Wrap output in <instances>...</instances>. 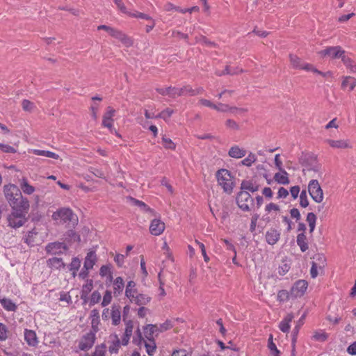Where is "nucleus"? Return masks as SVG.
<instances>
[{"instance_id":"obj_1","label":"nucleus","mask_w":356,"mask_h":356,"mask_svg":"<svg viewBox=\"0 0 356 356\" xmlns=\"http://www.w3.org/2000/svg\"><path fill=\"white\" fill-rule=\"evenodd\" d=\"M218 184L222 187L223 191L231 194L234 187V178L231 172L227 169L218 170L216 172Z\"/></svg>"},{"instance_id":"obj_2","label":"nucleus","mask_w":356,"mask_h":356,"mask_svg":"<svg viewBox=\"0 0 356 356\" xmlns=\"http://www.w3.org/2000/svg\"><path fill=\"white\" fill-rule=\"evenodd\" d=\"M52 219L58 223L68 224L74 226L78 221L76 214L69 208H61L54 212Z\"/></svg>"},{"instance_id":"obj_3","label":"nucleus","mask_w":356,"mask_h":356,"mask_svg":"<svg viewBox=\"0 0 356 356\" xmlns=\"http://www.w3.org/2000/svg\"><path fill=\"white\" fill-rule=\"evenodd\" d=\"M289 59L291 65L292 66V67L295 69H301L305 70L306 71H312L314 73H316L323 76H326L327 74H330V72H327L326 73L322 72L316 69L312 65L302 62V60L296 55L290 54Z\"/></svg>"},{"instance_id":"obj_4","label":"nucleus","mask_w":356,"mask_h":356,"mask_svg":"<svg viewBox=\"0 0 356 356\" xmlns=\"http://www.w3.org/2000/svg\"><path fill=\"white\" fill-rule=\"evenodd\" d=\"M236 200L238 207L244 211H250L254 206V200L248 191H240Z\"/></svg>"},{"instance_id":"obj_5","label":"nucleus","mask_w":356,"mask_h":356,"mask_svg":"<svg viewBox=\"0 0 356 356\" xmlns=\"http://www.w3.org/2000/svg\"><path fill=\"white\" fill-rule=\"evenodd\" d=\"M308 191L316 202L321 203L323 200V190L317 180L312 179L309 182Z\"/></svg>"},{"instance_id":"obj_6","label":"nucleus","mask_w":356,"mask_h":356,"mask_svg":"<svg viewBox=\"0 0 356 356\" xmlns=\"http://www.w3.org/2000/svg\"><path fill=\"white\" fill-rule=\"evenodd\" d=\"M95 339V334L92 332H89L83 334L79 340L76 341L79 349L83 351L88 350L93 346Z\"/></svg>"},{"instance_id":"obj_7","label":"nucleus","mask_w":356,"mask_h":356,"mask_svg":"<svg viewBox=\"0 0 356 356\" xmlns=\"http://www.w3.org/2000/svg\"><path fill=\"white\" fill-rule=\"evenodd\" d=\"M3 193L9 204L17 200V197L22 194L19 188L15 184H7L3 186Z\"/></svg>"},{"instance_id":"obj_8","label":"nucleus","mask_w":356,"mask_h":356,"mask_svg":"<svg viewBox=\"0 0 356 356\" xmlns=\"http://www.w3.org/2000/svg\"><path fill=\"white\" fill-rule=\"evenodd\" d=\"M26 213L13 211L8 217V225L13 228L22 226L26 221Z\"/></svg>"},{"instance_id":"obj_9","label":"nucleus","mask_w":356,"mask_h":356,"mask_svg":"<svg viewBox=\"0 0 356 356\" xmlns=\"http://www.w3.org/2000/svg\"><path fill=\"white\" fill-rule=\"evenodd\" d=\"M322 56H329L331 58H348V56L345 54V51L341 49L339 46L330 47L319 52Z\"/></svg>"},{"instance_id":"obj_10","label":"nucleus","mask_w":356,"mask_h":356,"mask_svg":"<svg viewBox=\"0 0 356 356\" xmlns=\"http://www.w3.org/2000/svg\"><path fill=\"white\" fill-rule=\"evenodd\" d=\"M13 209V211L22 212L24 213H28L30 204L29 201L26 197H24L21 194L19 197H17V201H14L10 204Z\"/></svg>"},{"instance_id":"obj_11","label":"nucleus","mask_w":356,"mask_h":356,"mask_svg":"<svg viewBox=\"0 0 356 356\" xmlns=\"http://www.w3.org/2000/svg\"><path fill=\"white\" fill-rule=\"evenodd\" d=\"M67 250V245L60 242L49 243L45 247V250L49 254H61Z\"/></svg>"},{"instance_id":"obj_12","label":"nucleus","mask_w":356,"mask_h":356,"mask_svg":"<svg viewBox=\"0 0 356 356\" xmlns=\"http://www.w3.org/2000/svg\"><path fill=\"white\" fill-rule=\"evenodd\" d=\"M115 113V110L108 107L107 111L104 115L102 124L104 127L108 128L111 133L115 132V134L120 137V136L116 132L115 129L113 128V117Z\"/></svg>"},{"instance_id":"obj_13","label":"nucleus","mask_w":356,"mask_h":356,"mask_svg":"<svg viewBox=\"0 0 356 356\" xmlns=\"http://www.w3.org/2000/svg\"><path fill=\"white\" fill-rule=\"evenodd\" d=\"M136 333V335L139 338V343L143 342L144 343L147 353L149 355H152L154 353L156 348V346L154 339H147V341H145L142 338V334H141V332H140V330L139 328L137 329Z\"/></svg>"},{"instance_id":"obj_14","label":"nucleus","mask_w":356,"mask_h":356,"mask_svg":"<svg viewBox=\"0 0 356 356\" xmlns=\"http://www.w3.org/2000/svg\"><path fill=\"white\" fill-rule=\"evenodd\" d=\"M308 283L304 280L297 281L292 287L291 293L295 297H301L305 293Z\"/></svg>"},{"instance_id":"obj_15","label":"nucleus","mask_w":356,"mask_h":356,"mask_svg":"<svg viewBox=\"0 0 356 356\" xmlns=\"http://www.w3.org/2000/svg\"><path fill=\"white\" fill-rule=\"evenodd\" d=\"M165 223L160 219L155 218L152 220L149 225V232L152 235L159 236L165 230Z\"/></svg>"},{"instance_id":"obj_16","label":"nucleus","mask_w":356,"mask_h":356,"mask_svg":"<svg viewBox=\"0 0 356 356\" xmlns=\"http://www.w3.org/2000/svg\"><path fill=\"white\" fill-rule=\"evenodd\" d=\"M325 142L332 148L334 149H349L352 148V144L350 140L348 139H340V140H332L327 139Z\"/></svg>"},{"instance_id":"obj_17","label":"nucleus","mask_w":356,"mask_h":356,"mask_svg":"<svg viewBox=\"0 0 356 356\" xmlns=\"http://www.w3.org/2000/svg\"><path fill=\"white\" fill-rule=\"evenodd\" d=\"M131 302L136 304L138 305H144L147 304L151 298L148 296L143 293H140L136 291L134 293L130 296V298H128Z\"/></svg>"},{"instance_id":"obj_18","label":"nucleus","mask_w":356,"mask_h":356,"mask_svg":"<svg viewBox=\"0 0 356 356\" xmlns=\"http://www.w3.org/2000/svg\"><path fill=\"white\" fill-rule=\"evenodd\" d=\"M124 321L125 323V330L122 338V344L126 346L128 344L129 341L133 334L134 323L131 320L127 321L125 318H124Z\"/></svg>"},{"instance_id":"obj_19","label":"nucleus","mask_w":356,"mask_h":356,"mask_svg":"<svg viewBox=\"0 0 356 356\" xmlns=\"http://www.w3.org/2000/svg\"><path fill=\"white\" fill-rule=\"evenodd\" d=\"M111 36L119 40L126 47H131L133 44L131 38L118 29H114Z\"/></svg>"},{"instance_id":"obj_20","label":"nucleus","mask_w":356,"mask_h":356,"mask_svg":"<svg viewBox=\"0 0 356 356\" xmlns=\"http://www.w3.org/2000/svg\"><path fill=\"white\" fill-rule=\"evenodd\" d=\"M24 340L27 344L30 346L35 347L38 346L39 341L38 339L36 333L35 331L31 330H24Z\"/></svg>"},{"instance_id":"obj_21","label":"nucleus","mask_w":356,"mask_h":356,"mask_svg":"<svg viewBox=\"0 0 356 356\" xmlns=\"http://www.w3.org/2000/svg\"><path fill=\"white\" fill-rule=\"evenodd\" d=\"M158 325L149 324L144 328L145 336L147 339H154V337H156L161 333Z\"/></svg>"},{"instance_id":"obj_22","label":"nucleus","mask_w":356,"mask_h":356,"mask_svg":"<svg viewBox=\"0 0 356 356\" xmlns=\"http://www.w3.org/2000/svg\"><path fill=\"white\" fill-rule=\"evenodd\" d=\"M97 261V255L94 250L88 252L83 264V268L86 270H91Z\"/></svg>"},{"instance_id":"obj_23","label":"nucleus","mask_w":356,"mask_h":356,"mask_svg":"<svg viewBox=\"0 0 356 356\" xmlns=\"http://www.w3.org/2000/svg\"><path fill=\"white\" fill-rule=\"evenodd\" d=\"M280 172H277L274 175L273 179L274 180L280 184L287 185L290 183V180L289 178V174L287 172L284 170H279Z\"/></svg>"},{"instance_id":"obj_24","label":"nucleus","mask_w":356,"mask_h":356,"mask_svg":"<svg viewBox=\"0 0 356 356\" xmlns=\"http://www.w3.org/2000/svg\"><path fill=\"white\" fill-rule=\"evenodd\" d=\"M228 155L232 158L241 159L246 155V150L238 145H234L229 149Z\"/></svg>"},{"instance_id":"obj_25","label":"nucleus","mask_w":356,"mask_h":356,"mask_svg":"<svg viewBox=\"0 0 356 356\" xmlns=\"http://www.w3.org/2000/svg\"><path fill=\"white\" fill-rule=\"evenodd\" d=\"M294 316L292 314H288L284 319L280 323L279 328L284 333H288L290 330V323L293 319Z\"/></svg>"},{"instance_id":"obj_26","label":"nucleus","mask_w":356,"mask_h":356,"mask_svg":"<svg viewBox=\"0 0 356 356\" xmlns=\"http://www.w3.org/2000/svg\"><path fill=\"white\" fill-rule=\"evenodd\" d=\"M111 344L108 347V350L111 354H116L118 353L122 341L120 342L117 334H114L110 337Z\"/></svg>"},{"instance_id":"obj_27","label":"nucleus","mask_w":356,"mask_h":356,"mask_svg":"<svg viewBox=\"0 0 356 356\" xmlns=\"http://www.w3.org/2000/svg\"><path fill=\"white\" fill-rule=\"evenodd\" d=\"M47 266L52 268L56 270H60L61 268H65V263L63 262V259L61 258L58 257H52L47 260Z\"/></svg>"},{"instance_id":"obj_28","label":"nucleus","mask_w":356,"mask_h":356,"mask_svg":"<svg viewBox=\"0 0 356 356\" xmlns=\"http://www.w3.org/2000/svg\"><path fill=\"white\" fill-rule=\"evenodd\" d=\"M305 318V316L303 315L300 318V319L297 322V325L293 328V332H292V340H291L292 341H291V343H292V348H293V350H292V355H293V356H294L295 346H296V340H297V337H298V332H299V330H300L301 325L303 324V318Z\"/></svg>"},{"instance_id":"obj_29","label":"nucleus","mask_w":356,"mask_h":356,"mask_svg":"<svg viewBox=\"0 0 356 356\" xmlns=\"http://www.w3.org/2000/svg\"><path fill=\"white\" fill-rule=\"evenodd\" d=\"M113 293L115 296H119L123 291L124 282L121 277H116L113 282Z\"/></svg>"},{"instance_id":"obj_30","label":"nucleus","mask_w":356,"mask_h":356,"mask_svg":"<svg viewBox=\"0 0 356 356\" xmlns=\"http://www.w3.org/2000/svg\"><path fill=\"white\" fill-rule=\"evenodd\" d=\"M280 238V233L275 229H270L266 234V239L268 244H275Z\"/></svg>"},{"instance_id":"obj_31","label":"nucleus","mask_w":356,"mask_h":356,"mask_svg":"<svg viewBox=\"0 0 356 356\" xmlns=\"http://www.w3.org/2000/svg\"><path fill=\"white\" fill-rule=\"evenodd\" d=\"M37 235L38 232L35 229H33L24 237V242L29 246L35 245L37 243Z\"/></svg>"},{"instance_id":"obj_32","label":"nucleus","mask_w":356,"mask_h":356,"mask_svg":"<svg viewBox=\"0 0 356 356\" xmlns=\"http://www.w3.org/2000/svg\"><path fill=\"white\" fill-rule=\"evenodd\" d=\"M356 86V79L350 76H344L341 83V88L346 90L347 88L349 90H353Z\"/></svg>"},{"instance_id":"obj_33","label":"nucleus","mask_w":356,"mask_h":356,"mask_svg":"<svg viewBox=\"0 0 356 356\" xmlns=\"http://www.w3.org/2000/svg\"><path fill=\"white\" fill-rule=\"evenodd\" d=\"M111 320L113 325H118L121 321V312L120 307L113 305L111 309Z\"/></svg>"},{"instance_id":"obj_34","label":"nucleus","mask_w":356,"mask_h":356,"mask_svg":"<svg viewBox=\"0 0 356 356\" xmlns=\"http://www.w3.org/2000/svg\"><path fill=\"white\" fill-rule=\"evenodd\" d=\"M19 186L22 192L26 195H31L35 191V187L30 185L26 178H23L20 180Z\"/></svg>"},{"instance_id":"obj_35","label":"nucleus","mask_w":356,"mask_h":356,"mask_svg":"<svg viewBox=\"0 0 356 356\" xmlns=\"http://www.w3.org/2000/svg\"><path fill=\"white\" fill-rule=\"evenodd\" d=\"M297 244L302 252L308 250L309 245L305 233H300L297 236Z\"/></svg>"},{"instance_id":"obj_36","label":"nucleus","mask_w":356,"mask_h":356,"mask_svg":"<svg viewBox=\"0 0 356 356\" xmlns=\"http://www.w3.org/2000/svg\"><path fill=\"white\" fill-rule=\"evenodd\" d=\"M241 189L243 191L256 192L259 190V186L250 181H243L241 184Z\"/></svg>"},{"instance_id":"obj_37","label":"nucleus","mask_w":356,"mask_h":356,"mask_svg":"<svg viewBox=\"0 0 356 356\" xmlns=\"http://www.w3.org/2000/svg\"><path fill=\"white\" fill-rule=\"evenodd\" d=\"M0 302L4 309L8 312H15L17 308V305L11 300L8 298L1 299Z\"/></svg>"},{"instance_id":"obj_38","label":"nucleus","mask_w":356,"mask_h":356,"mask_svg":"<svg viewBox=\"0 0 356 356\" xmlns=\"http://www.w3.org/2000/svg\"><path fill=\"white\" fill-rule=\"evenodd\" d=\"M33 154L38 156H43L45 157L52 158L54 159H58L59 156L52 152L47 151V150H41V149H33Z\"/></svg>"},{"instance_id":"obj_39","label":"nucleus","mask_w":356,"mask_h":356,"mask_svg":"<svg viewBox=\"0 0 356 356\" xmlns=\"http://www.w3.org/2000/svg\"><path fill=\"white\" fill-rule=\"evenodd\" d=\"M93 287L92 280H88L86 283L83 286L81 290V298H86Z\"/></svg>"},{"instance_id":"obj_40","label":"nucleus","mask_w":356,"mask_h":356,"mask_svg":"<svg viewBox=\"0 0 356 356\" xmlns=\"http://www.w3.org/2000/svg\"><path fill=\"white\" fill-rule=\"evenodd\" d=\"M307 221L309 224V232L312 233L315 229L316 226V215L311 212L307 214Z\"/></svg>"},{"instance_id":"obj_41","label":"nucleus","mask_w":356,"mask_h":356,"mask_svg":"<svg viewBox=\"0 0 356 356\" xmlns=\"http://www.w3.org/2000/svg\"><path fill=\"white\" fill-rule=\"evenodd\" d=\"M343 63L350 70V72L356 73V63L349 56L348 58H343Z\"/></svg>"},{"instance_id":"obj_42","label":"nucleus","mask_w":356,"mask_h":356,"mask_svg":"<svg viewBox=\"0 0 356 356\" xmlns=\"http://www.w3.org/2000/svg\"><path fill=\"white\" fill-rule=\"evenodd\" d=\"M106 346L104 343H102L95 347V351L90 356H106Z\"/></svg>"},{"instance_id":"obj_43","label":"nucleus","mask_w":356,"mask_h":356,"mask_svg":"<svg viewBox=\"0 0 356 356\" xmlns=\"http://www.w3.org/2000/svg\"><path fill=\"white\" fill-rule=\"evenodd\" d=\"M9 333L10 332L7 326L3 323H0V341H5L7 340Z\"/></svg>"},{"instance_id":"obj_44","label":"nucleus","mask_w":356,"mask_h":356,"mask_svg":"<svg viewBox=\"0 0 356 356\" xmlns=\"http://www.w3.org/2000/svg\"><path fill=\"white\" fill-rule=\"evenodd\" d=\"M257 161L256 155L250 152L246 158L241 161V164L250 167Z\"/></svg>"},{"instance_id":"obj_45","label":"nucleus","mask_w":356,"mask_h":356,"mask_svg":"<svg viewBox=\"0 0 356 356\" xmlns=\"http://www.w3.org/2000/svg\"><path fill=\"white\" fill-rule=\"evenodd\" d=\"M268 347L270 351V354L273 356H280V352L277 348L276 345L273 341V336L270 335L268 339Z\"/></svg>"},{"instance_id":"obj_46","label":"nucleus","mask_w":356,"mask_h":356,"mask_svg":"<svg viewBox=\"0 0 356 356\" xmlns=\"http://www.w3.org/2000/svg\"><path fill=\"white\" fill-rule=\"evenodd\" d=\"M162 145L165 149H175L176 145L175 143L169 138L165 137V136H163L162 138Z\"/></svg>"},{"instance_id":"obj_47","label":"nucleus","mask_w":356,"mask_h":356,"mask_svg":"<svg viewBox=\"0 0 356 356\" xmlns=\"http://www.w3.org/2000/svg\"><path fill=\"white\" fill-rule=\"evenodd\" d=\"M174 113V111L170 108H166L159 113L156 116H155L156 118H162L164 120L167 121L172 115Z\"/></svg>"},{"instance_id":"obj_48","label":"nucleus","mask_w":356,"mask_h":356,"mask_svg":"<svg viewBox=\"0 0 356 356\" xmlns=\"http://www.w3.org/2000/svg\"><path fill=\"white\" fill-rule=\"evenodd\" d=\"M136 287V283L134 281H129L128 282L126 290H125V295L127 298H130V296L133 293H134L137 290L135 289Z\"/></svg>"},{"instance_id":"obj_49","label":"nucleus","mask_w":356,"mask_h":356,"mask_svg":"<svg viewBox=\"0 0 356 356\" xmlns=\"http://www.w3.org/2000/svg\"><path fill=\"white\" fill-rule=\"evenodd\" d=\"M22 106L23 110L27 112H32L35 108L34 103L28 99H24L22 101Z\"/></svg>"},{"instance_id":"obj_50","label":"nucleus","mask_w":356,"mask_h":356,"mask_svg":"<svg viewBox=\"0 0 356 356\" xmlns=\"http://www.w3.org/2000/svg\"><path fill=\"white\" fill-rule=\"evenodd\" d=\"M81 266V261L78 258H73L70 265V270L73 271L74 276Z\"/></svg>"},{"instance_id":"obj_51","label":"nucleus","mask_w":356,"mask_h":356,"mask_svg":"<svg viewBox=\"0 0 356 356\" xmlns=\"http://www.w3.org/2000/svg\"><path fill=\"white\" fill-rule=\"evenodd\" d=\"M131 201L134 203L135 205L138 206L141 208L144 211H148L152 213L153 211L145 203L141 202L140 200H136L134 198L131 197Z\"/></svg>"},{"instance_id":"obj_52","label":"nucleus","mask_w":356,"mask_h":356,"mask_svg":"<svg viewBox=\"0 0 356 356\" xmlns=\"http://www.w3.org/2000/svg\"><path fill=\"white\" fill-rule=\"evenodd\" d=\"M243 72L242 70H232L229 66H226L225 70L222 72H216V74L218 76H222L225 74H236L238 72Z\"/></svg>"},{"instance_id":"obj_53","label":"nucleus","mask_w":356,"mask_h":356,"mask_svg":"<svg viewBox=\"0 0 356 356\" xmlns=\"http://www.w3.org/2000/svg\"><path fill=\"white\" fill-rule=\"evenodd\" d=\"M102 299V295L101 293L97 291H95L92 292L90 299V305H94L97 303H98Z\"/></svg>"},{"instance_id":"obj_54","label":"nucleus","mask_w":356,"mask_h":356,"mask_svg":"<svg viewBox=\"0 0 356 356\" xmlns=\"http://www.w3.org/2000/svg\"><path fill=\"white\" fill-rule=\"evenodd\" d=\"M300 204L302 207H307L309 205V201L307 199V192L303 190L300 194Z\"/></svg>"},{"instance_id":"obj_55","label":"nucleus","mask_w":356,"mask_h":356,"mask_svg":"<svg viewBox=\"0 0 356 356\" xmlns=\"http://www.w3.org/2000/svg\"><path fill=\"white\" fill-rule=\"evenodd\" d=\"M111 300H112L111 292L110 291L107 290V291H106V292L103 296L102 306L106 307V306L108 305L111 303Z\"/></svg>"},{"instance_id":"obj_56","label":"nucleus","mask_w":356,"mask_h":356,"mask_svg":"<svg viewBox=\"0 0 356 356\" xmlns=\"http://www.w3.org/2000/svg\"><path fill=\"white\" fill-rule=\"evenodd\" d=\"M169 91V97L172 98L183 95V91L181 90V88L170 87Z\"/></svg>"},{"instance_id":"obj_57","label":"nucleus","mask_w":356,"mask_h":356,"mask_svg":"<svg viewBox=\"0 0 356 356\" xmlns=\"http://www.w3.org/2000/svg\"><path fill=\"white\" fill-rule=\"evenodd\" d=\"M313 338L319 341H325L327 339V335L324 332H316L313 335Z\"/></svg>"},{"instance_id":"obj_58","label":"nucleus","mask_w":356,"mask_h":356,"mask_svg":"<svg viewBox=\"0 0 356 356\" xmlns=\"http://www.w3.org/2000/svg\"><path fill=\"white\" fill-rule=\"evenodd\" d=\"M0 149L5 153H15L16 149L10 145L0 143Z\"/></svg>"},{"instance_id":"obj_59","label":"nucleus","mask_w":356,"mask_h":356,"mask_svg":"<svg viewBox=\"0 0 356 356\" xmlns=\"http://www.w3.org/2000/svg\"><path fill=\"white\" fill-rule=\"evenodd\" d=\"M159 327L160 332H163L166 330H168L172 327V323L170 321L167 320L163 323L158 325Z\"/></svg>"},{"instance_id":"obj_60","label":"nucleus","mask_w":356,"mask_h":356,"mask_svg":"<svg viewBox=\"0 0 356 356\" xmlns=\"http://www.w3.org/2000/svg\"><path fill=\"white\" fill-rule=\"evenodd\" d=\"M111 272V265H104L99 269V275L102 277H106Z\"/></svg>"},{"instance_id":"obj_61","label":"nucleus","mask_w":356,"mask_h":356,"mask_svg":"<svg viewBox=\"0 0 356 356\" xmlns=\"http://www.w3.org/2000/svg\"><path fill=\"white\" fill-rule=\"evenodd\" d=\"M225 126L228 129H230L232 130H238L239 129V126L237 124V122L231 119H228L227 120H226Z\"/></svg>"},{"instance_id":"obj_62","label":"nucleus","mask_w":356,"mask_h":356,"mask_svg":"<svg viewBox=\"0 0 356 356\" xmlns=\"http://www.w3.org/2000/svg\"><path fill=\"white\" fill-rule=\"evenodd\" d=\"M248 110L244 108H238L235 106H231L229 112L232 113L234 115H243V113H246Z\"/></svg>"},{"instance_id":"obj_63","label":"nucleus","mask_w":356,"mask_h":356,"mask_svg":"<svg viewBox=\"0 0 356 356\" xmlns=\"http://www.w3.org/2000/svg\"><path fill=\"white\" fill-rule=\"evenodd\" d=\"M129 17L145 19L148 21L152 20V19L149 15L137 11L132 13V14H129Z\"/></svg>"},{"instance_id":"obj_64","label":"nucleus","mask_w":356,"mask_h":356,"mask_svg":"<svg viewBox=\"0 0 356 356\" xmlns=\"http://www.w3.org/2000/svg\"><path fill=\"white\" fill-rule=\"evenodd\" d=\"M231 106L228 104H225L222 103H219L218 105H216L215 110L220 112H229Z\"/></svg>"}]
</instances>
